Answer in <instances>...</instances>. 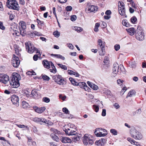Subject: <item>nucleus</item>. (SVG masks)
Masks as SVG:
<instances>
[{
  "instance_id": "nucleus-34",
  "label": "nucleus",
  "mask_w": 146,
  "mask_h": 146,
  "mask_svg": "<svg viewBox=\"0 0 146 146\" xmlns=\"http://www.w3.org/2000/svg\"><path fill=\"white\" fill-rule=\"evenodd\" d=\"M73 141L74 142H76L79 141L80 139V137L79 136L75 135L72 138Z\"/></svg>"
},
{
  "instance_id": "nucleus-3",
  "label": "nucleus",
  "mask_w": 146,
  "mask_h": 146,
  "mask_svg": "<svg viewBox=\"0 0 146 146\" xmlns=\"http://www.w3.org/2000/svg\"><path fill=\"white\" fill-rule=\"evenodd\" d=\"M6 5L9 9L18 11L20 8L19 5L16 0H8Z\"/></svg>"
},
{
  "instance_id": "nucleus-53",
  "label": "nucleus",
  "mask_w": 146,
  "mask_h": 146,
  "mask_svg": "<svg viewBox=\"0 0 146 146\" xmlns=\"http://www.w3.org/2000/svg\"><path fill=\"white\" fill-rule=\"evenodd\" d=\"M91 88L94 90H96L98 89V86L95 84H93L92 86L91 85Z\"/></svg>"
},
{
  "instance_id": "nucleus-10",
  "label": "nucleus",
  "mask_w": 146,
  "mask_h": 146,
  "mask_svg": "<svg viewBox=\"0 0 146 146\" xmlns=\"http://www.w3.org/2000/svg\"><path fill=\"white\" fill-rule=\"evenodd\" d=\"M98 47L100 46L101 50L99 51V54L100 55H103L105 54L104 45L103 44V41L100 39H98Z\"/></svg>"
},
{
  "instance_id": "nucleus-2",
  "label": "nucleus",
  "mask_w": 146,
  "mask_h": 146,
  "mask_svg": "<svg viewBox=\"0 0 146 146\" xmlns=\"http://www.w3.org/2000/svg\"><path fill=\"white\" fill-rule=\"evenodd\" d=\"M21 79V76L19 74L16 73H13L12 74V77L10 84L12 87L17 88L20 85L19 81Z\"/></svg>"
},
{
  "instance_id": "nucleus-21",
  "label": "nucleus",
  "mask_w": 146,
  "mask_h": 146,
  "mask_svg": "<svg viewBox=\"0 0 146 146\" xmlns=\"http://www.w3.org/2000/svg\"><path fill=\"white\" fill-rule=\"evenodd\" d=\"M61 141L63 143H70L71 142V139L67 137H62L61 139Z\"/></svg>"
},
{
  "instance_id": "nucleus-7",
  "label": "nucleus",
  "mask_w": 146,
  "mask_h": 146,
  "mask_svg": "<svg viewBox=\"0 0 146 146\" xmlns=\"http://www.w3.org/2000/svg\"><path fill=\"white\" fill-rule=\"evenodd\" d=\"M130 134L131 136L135 139H140L142 137L141 134L134 128L131 129Z\"/></svg>"
},
{
  "instance_id": "nucleus-1",
  "label": "nucleus",
  "mask_w": 146,
  "mask_h": 146,
  "mask_svg": "<svg viewBox=\"0 0 146 146\" xmlns=\"http://www.w3.org/2000/svg\"><path fill=\"white\" fill-rule=\"evenodd\" d=\"M113 75L114 77L118 73L119 74H125V69L123 66L121 64L119 66L117 63H115L113 67Z\"/></svg>"
},
{
  "instance_id": "nucleus-30",
  "label": "nucleus",
  "mask_w": 146,
  "mask_h": 146,
  "mask_svg": "<svg viewBox=\"0 0 146 146\" xmlns=\"http://www.w3.org/2000/svg\"><path fill=\"white\" fill-rule=\"evenodd\" d=\"M136 62L135 61L130 62L129 63V66L131 68H135L136 67Z\"/></svg>"
},
{
  "instance_id": "nucleus-63",
  "label": "nucleus",
  "mask_w": 146,
  "mask_h": 146,
  "mask_svg": "<svg viewBox=\"0 0 146 146\" xmlns=\"http://www.w3.org/2000/svg\"><path fill=\"white\" fill-rule=\"evenodd\" d=\"M83 88L85 89V90L86 91H89V90H90V88L88 87L86 84V85L84 86Z\"/></svg>"
},
{
  "instance_id": "nucleus-25",
  "label": "nucleus",
  "mask_w": 146,
  "mask_h": 146,
  "mask_svg": "<svg viewBox=\"0 0 146 146\" xmlns=\"http://www.w3.org/2000/svg\"><path fill=\"white\" fill-rule=\"evenodd\" d=\"M135 92L134 90H131L128 93L126 98H127L128 97H132L135 95Z\"/></svg>"
},
{
  "instance_id": "nucleus-20",
  "label": "nucleus",
  "mask_w": 146,
  "mask_h": 146,
  "mask_svg": "<svg viewBox=\"0 0 146 146\" xmlns=\"http://www.w3.org/2000/svg\"><path fill=\"white\" fill-rule=\"evenodd\" d=\"M118 11L119 14L123 16H125V17H127V16L125 15V8H121V7L118 8Z\"/></svg>"
},
{
  "instance_id": "nucleus-17",
  "label": "nucleus",
  "mask_w": 146,
  "mask_h": 146,
  "mask_svg": "<svg viewBox=\"0 0 146 146\" xmlns=\"http://www.w3.org/2000/svg\"><path fill=\"white\" fill-rule=\"evenodd\" d=\"M17 26L15 24L11 25V29L14 31V33H13V35L15 34L17 36H19L20 33L18 31L16 30Z\"/></svg>"
},
{
  "instance_id": "nucleus-38",
  "label": "nucleus",
  "mask_w": 146,
  "mask_h": 146,
  "mask_svg": "<svg viewBox=\"0 0 146 146\" xmlns=\"http://www.w3.org/2000/svg\"><path fill=\"white\" fill-rule=\"evenodd\" d=\"M77 133L75 131H74L73 129H72V131H71L69 133H67V135H76V134Z\"/></svg>"
},
{
  "instance_id": "nucleus-26",
  "label": "nucleus",
  "mask_w": 146,
  "mask_h": 146,
  "mask_svg": "<svg viewBox=\"0 0 146 146\" xmlns=\"http://www.w3.org/2000/svg\"><path fill=\"white\" fill-rule=\"evenodd\" d=\"M50 130L51 132L53 134H59L61 133L60 131L53 127L51 128L50 129Z\"/></svg>"
},
{
  "instance_id": "nucleus-9",
  "label": "nucleus",
  "mask_w": 146,
  "mask_h": 146,
  "mask_svg": "<svg viewBox=\"0 0 146 146\" xmlns=\"http://www.w3.org/2000/svg\"><path fill=\"white\" fill-rule=\"evenodd\" d=\"M139 27H138L136 31V33L135 34L136 38L139 40L142 41L144 39V33L141 31L140 29H139Z\"/></svg>"
},
{
  "instance_id": "nucleus-15",
  "label": "nucleus",
  "mask_w": 146,
  "mask_h": 146,
  "mask_svg": "<svg viewBox=\"0 0 146 146\" xmlns=\"http://www.w3.org/2000/svg\"><path fill=\"white\" fill-rule=\"evenodd\" d=\"M98 9V8L94 5L89 6L86 9V12L87 13H90L92 12L96 11Z\"/></svg>"
},
{
  "instance_id": "nucleus-59",
  "label": "nucleus",
  "mask_w": 146,
  "mask_h": 146,
  "mask_svg": "<svg viewBox=\"0 0 146 146\" xmlns=\"http://www.w3.org/2000/svg\"><path fill=\"white\" fill-rule=\"evenodd\" d=\"M40 118H38L36 117L34 118L33 121L35 122H39L40 121Z\"/></svg>"
},
{
  "instance_id": "nucleus-54",
  "label": "nucleus",
  "mask_w": 146,
  "mask_h": 146,
  "mask_svg": "<svg viewBox=\"0 0 146 146\" xmlns=\"http://www.w3.org/2000/svg\"><path fill=\"white\" fill-rule=\"evenodd\" d=\"M0 29L2 30L5 29V27L3 25L2 22L1 21H0Z\"/></svg>"
},
{
  "instance_id": "nucleus-18",
  "label": "nucleus",
  "mask_w": 146,
  "mask_h": 146,
  "mask_svg": "<svg viewBox=\"0 0 146 146\" xmlns=\"http://www.w3.org/2000/svg\"><path fill=\"white\" fill-rule=\"evenodd\" d=\"M106 142V139H101L98 141H96V144L98 146H103Z\"/></svg>"
},
{
  "instance_id": "nucleus-4",
  "label": "nucleus",
  "mask_w": 146,
  "mask_h": 146,
  "mask_svg": "<svg viewBox=\"0 0 146 146\" xmlns=\"http://www.w3.org/2000/svg\"><path fill=\"white\" fill-rule=\"evenodd\" d=\"M93 137L87 134H85L82 137V139L84 144L85 145H92L93 143Z\"/></svg>"
},
{
  "instance_id": "nucleus-48",
  "label": "nucleus",
  "mask_w": 146,
  "mask_h": 146,
  "mask_svg": "<svg viewBox=\"0 0 146 146\" xmlns=\"http://www.w3.org/2000/svg\"><path fill=\"white\" fill-rule=\"evenodd\" d=\"M131 22L133 23H135L137 21L136 18L135 17H133L131 19Z\"/></svg>"
},
{
  "instance_id": "nucleus-29",
  "label": "nucleus",
  "mask_w": 146,
  "mask_h": 146,
  "mask_svg": "<svg viewBox=\"0 0 146 146\" xmlns=\"http://www.w3.org/2000/svg\"><path fill=\"white\" fill-rule=\"evenodd\" d=\"M68 72L69 74L70 75L73 74L76 77H78L80 75L78 72H74L70 70H68Z\"/></svg>"
},
{
  "instance_id": "nucleus-5",
  "label": "nucleus",
  "mask_w": 146,
  "mask_h": 146,
  "mask_svg": "<svg viewBox=\"0 0 146 146\" xmlns=\"http://www.w3.org/2000/svg\"><path fill=\"white\" fill-rule=\"evenodd\" d=\"M52 78L56 82L60 85L63 86L66 84V82L61 75H55L52 77Z\"/></svg>"
},
{
  "instance_id": "nucleus-36",
  "label": "nucleus",
  "mask_w": 146,
  "mask_h": 146,
  "mask_svg": "<svg viewBox=\"0 0 146 146\" xmlns=\"http://www.w3.org/2000/svg\"><path fill=\"white\" fill-rule=\"evenodd\" d=\"M100 26V24L98 23H96L95 24L94 30L95 32H98L99 31L98 28Z\"/></svg>"
},
{
  "instance_id": "nucleus-62",
  "label": "nucleus",
  "mask_w": 146,
  "mask_h": 146,
  "mask_svg": "<svg viewBox=\"0 0 146 146\" xmlns=\"http://www.w3.org/2000/svg\"><path fill=\"white\" fill-rule=\"evenodd\" d=\"M68 47L69 48L71 49H73L74 46L71 44L69 43V44H67Z\"/></svg>"
},
{
  "instance_id": "nucleus-40",
  "label": "nucleus",
  "mask_w": 146,
  "mask_h": 146,
  "mask_svg": "<svg viewBox=\"0 0 146 146\" xmlns=\"http://www.w3.org/2000/svg\"><path fill=\"white\" fill-rule=\"evenodd\" d=\"M57 65L59 67L61 68L62 69H64V70H67V67L66 66L60 64H57Z\"/></svg>"
},
{
  "instance_id": "nucleus-6",
  "label": "nucleus",
  "mask_w": 146,
  "mask_h": 146,
  "mask_svg": "<svg viewBox=\"0 0 146 146\" xmlns=\"http://www.w3.org/2000/svg\"><path fill=\"white\" fill-rule=\"evenodd\" d=\"M19 28L20 30V34L23 36H24L26 33V23L23 21H20L19 23Z\"/></svg>"
},
{
  "instance_id": "nucleus-56",
  "label": "nucleus",
  "mask_w": 146,
  "mask_h": 146,
  "mask_svg": "<svg viewBox=\"0 0 146 146\" xmlns=\"http://www.w3.org/2000/svg\"><path fill=\"white\" fill-rule=\"evenodd\" d=\"M37 22L38 24L40 25L41 26L44 24V22L43 21H41L39 20L38 19H37Z\"/></svg>"
},
{
  "instance_id": "nucleus-52",
  "label": "nucleus",
  "mask_w": 146,
  "mask_h": 146,
  "mask_svg": "<svg viewBox=\"0 0 146 146\" xmlns=\"http://www.w3.org/2000/svg\"><path fill=\"white\" fill-rule=\"evenodd\" d=\"M72 7L71 6H67L66 7V10L67 11H71L72 10Z\"/></svg>"
},
{
  "instance_id": "nucleus-44",
  "label": "nucleus",
  "mask_w": 146,
  "mask_h": 146,
  "mask_svg": "<svg viewBox=\"0 0 146 146\" xmlns=\"http://www.w3.org/2000/svg\"><path fill=\"white\" fill-rule=\"evenodd\" d=\"M78 86H79L80 88H83L84 86L86 85V83L84 82H80L78 83Z\"/></svg>"
},
{
  "instance_id": "nucleus-33",
  "label": "nucleus",
  "mask_w": 146,
  "mask_h": 146,
  "mask_svg": "<svg viewBox=\"0 0 146 146\" xmlns=\"http://www.w3.org/2000/svg\"><path fill=\"white\" fill-rule=\"evenodd\" d=\"M73 29L78 33H80L83 30L82 28L78 27H74Z\"/></svg>"
},
{
  "instance_id": "nucleus-24",
  "label": "nucleus",
  "mask_w": 146,
  "mask_h": 146,
  "mask_svg": "<svg viewBox=\"0 0 146 146\" xmlns=\"http://www.w3.org/2000/svg\"><path fill=\"white\" fill-rule=\"evenodd\" d=\"M126 31L128 34L132 36L135 33L134 28H131L128 29H127Z\"/></svg>"
},
{
  "instance_id": "nucleus-13",
  "label": "nucleus",
  "mask_w": 146,
  "mask_h": 146,
  "mask_svg": "<svg viewBox=\"0 0 146 146\" xmlns=\"http://www.w3.org/2000/svg\"><path fill=\"white\" fill-rule=\"evenodd\" d=\"M11 100L13 104L17 106H19V99L18 96L15 95H13L11 97Z\"/></svg>"
},
{
  "instance_id": "nucleus-11",
  "label": "nucleus",
  "mask_w": 146,
  "mask_h": 146,
  "mask_svg": "<svg viewBox=\"0 0 146 146\" xmlns=\"http://www.w3.org/2000/svg\"><path fill=\"white\" fill-rule=\"evenodd\" d=\"M11 63L12 65L15 68H17L20 64L19 58L16 56L15 54L13 55V59Z\"/></svg>"
},
{
  "instance_id": "nucleus-14",
  "label": "nucleus",
  "mask_w": 146,
  "mask_h": 146,
  "mask_svg": "<svg viewBox=\"0 0 146 146\" xmlns=\"http://www.w3.org/2000/svg\"><path fill=\"white\" fill-rule=\"evenodd\" d=\"M102 128H97L96 129L94 133L97 137H104L107 134V133H103L102 131Z\"/></svg>"
},
{
  "instance_id": "nucleus-58",
  "label": "nucleus",
  "mask_w": 146,
  "mask_h": 146,
  "mask_svg": "<svg viewBox=\"0 0 146 146\" xmlns=\"http://www.w3.org/2000/svg\"><path fill=\"white\" fill-rule=\"evenodd\" d=\"M108 57L107 56H106L104 60V63L107 64L108 63Z\"/></svg>"
},
{
  "instance_id": "nucleus-39",
  "label": "nucleus",
  "mask_w": 146,
  "mask_h": 146,
  "mask_svg": "<svg viewBox=\"0 0 146 146\" xmlns=\"http://www.w3.org/2000/svg\"><path fill=\"white\" fill-rule=\"evenodd\" d=\"M110 132L113 135H116L117 134V132L115 129H111L110 130Z\"/></svg>"
},
{
  "instance_id": "nucleus-51",
  "label": "nucleus",
  "mask_w": 146,
  "mask_h": 146,
  "mask_svg": "<svg viewBox=\"0 0 146 146\" xmlns=\"http://www.w3.org/2000/svg\"><path fill=\"white\" fill-rule=\"evenodd\" d=\"M114 48L115 50L117 51L120 49V46L119 44H116L114 46Z\"/></svg>"
},
{
  "instance_id": "nucleus-32",
  "label": "nucleus",
  "mask_w": 146,
  "mask_h": 146,
  "mask_svg": "<svg viewBox=\"0 0 146 146\" xmlns=\"http://www.w3.org/2000/svg\"><path fill=\"white\" fill-rule=\"evenodd\" d=\"M69 80L71 82L72 84L74 85L78 86V83L76 82L75 80L73 79L72 78H70Z\"/></svg>"
},
{
  "instance_id": "nucleus-16",
  "label": "nucleus",
  "mask_w": 146,
  "mask_h": 146,
  "mask_svg": "<svg viewBox=\"0 0 146 146\" xmlns=\"http://www.w3.org/2000/svg\"><path fill=\"white\" fill-rule=\"evenodd\" d=\"M33 108L36 112L38 113H42L46 110V108L44 107L39 108L36 106H35L33 107Z\"/></svg>"
},
{
  "instance_id": "nucleus-27",
  "label": "nucleus",
  "mask_w": 146,
  "mask_h": 146,
  "mask_svg": "<svg viewBox=\"0 0 146 146\" xmlns=\"http://www.w3.org/2000/svg\"><path fill=\"white\" fill-rule=\"evenodd\" d=\"M52 139L54 141L57 142H58L59 139L58 137L55 134L52 133L50 135Z\"/></svg>"
},
{
  "instance_id": "nucleus-64",
  "label": "nucleus",
  "mask_w": 146,
  "mask_h": 146,
  "mask_svg": "<svg viewBox=\"0 0 146 146\" xmlns=\"http://www.w3.org/2000/svg\"><path fill=\"white\" fill-rule=\"evenodd\" d=\"M123 82V80H121L120 79H118L117 80V83L118 84L121 85L122 84Z\"/></svg>"
},
{
  "instance_id": "nucleus-28",
  "label": "nucleus",
  "mask_w": 146,
  "mask_h": 146,
  "mask_svg": "<svg viewBox=\"0 0 146 146\" xmlns=\"http://www.w3.org/2000/svg\"><path fill=\"white\" fill-rule=\"evenodd\" d=\"M51 56H54V57L57 58L61 59L63 60H64L65 59V57L60 54H51Z\"/></svg>"
},
{
  "instance_id": "nucleus-37",
  "label": "nucleus",
  "mask_w": 146,
  "mask_h": 146,
  "mask_svg": "<svg viewBox=\"0 0 146 146\" xmlns=\"http://www.w3.org/2000/svg\"><path fill=\"white\" fill-rule=\"evenodd\" d=\"M122 24L126 27H129L130 26L129 24L127 22V20H123L122 22Z\"/></svg>"
},
{
  "instance_id": "nucleus-47",
  "label": "nucleus",
  "mask_w": 146,
  "mask_h": 146,
  "mask_svg": "<svg viewBox=\"0 0 146 146\" xmlns=\"http://www.w3.org/2000/svg\"><path fill=\"white\" fill-rule=\"evenodd\" d=\"M32 33V34H33L37 36H41L42 35V34L41 33L39 32H37L36 31H34Z\"/></svg>"
},
{
  "instance_id": "nucleus-45",
  "label": "nucleus",
  "mask_w": 146,
  "mask_h": 146,
  "mask_svg": "<svg viewBox=\"0 0 146 146\" xmlns=\"http://www.w3.org/2000/svg\"><path fill=\"white\" fill-rule=\"evenodd\" d=\"M43 101L46 103H48L50 101V99L49 98L46 97H44L43 98Z\"/></svg>"
},
{
  "instance_id": "nucleus-19",
  "label": "nucleus",
  "mask_w": 146,
  "mask_h": 146,
  "mask_svg": "<svg viewBox=\"0 0 146 146\" xmlns=\"http://www.w3.org/2000/svg\"><path fill=\"white\" fill-rule=\"evenodd\" d=\"M31 95L35 99H38L40 97L39 93L35 90H33L32 91Z\"/></svg>"
},
{
  "instance_id": "nucleus-8",
  "label": "nucleus",
  "mask_w": 146,
  "mask_h": 146,
  "mask_svg": "<svg viewBox=\"0 0 146 146\" xmlns=\"http://www.w3.org/2000/svg\"><path fill=\"white\" fill-rule=\"evenodd\" d=\"M25 44L26 50L28 53H33L36 50V48L33 44H31L30 42H25Z\"/></svg>"
},
{
  "instance_id": "nucleus-43",
  "label": "nucleus",
  "mask_w": 146,
  "mask_h": 146,
  "mask_svg": "<svg viewBox=\"0 0 146 146\" xmlns=\"http://www.w3.org/2000/svg\"><path fill=\"white\" fill-rule=\"evenodd\" d=\"M53 34L55 36L57 37H58L60 35V33L58 31H56L54 32Z\"/></svg>"
},
{
  "instance_id": "nucleus-35",
  "label": "nucleus",
  "mask_w": 146,
  "mask_h": 146,
  "mask_svg": "<svg viewBox=\"0 0 146 146\" xmlns=\"http://www.w3.org/2000/svg\"><path fill=\"white\" fill-rule=\"evenodd\" d=\"M42 76L44 80L48 81L50 79V78L46 75L42 74Z\"/></svg>"
},
{
  "instance_id": "nucleus-61",
  "label": "nucleus",
  "mask_w": 146,
  "mask_h": 146,
  "mask_svg": "<svg viewBox=\"0 0 146 146\" xmlns=\"http://www.w3.org/2000/svg\"><path fill=\"white\" fill-rule=\"evenodd\" d=\"M39 56L37 54H35L33 56V59L35 61H36Z\"/></svg>"
},
{
  "instance_id": "nucleus-42",
  "label": "nucleus",
  "mask_w": 146,
  "mask_h": 146,
  "mask_svg": "<svg viewBox=\"0 0 146 146\" xmlns=\"http://www.w3.org/2000/svg\"><path fill=\"white\" fill-rule=\"evenodd\" d=\"M128 141L130 142L131 144H135V141L131 138L128 137L127 139Z\"/></svg>"
},
{
  "instance_id": "nucleus-12",
  "label": "nucleus",
  "mask_w": 146,
  "mask_h": 146,
  "mask_svg": "<svg viewBox=\"0 0 146 146\" xmlns=\"http://www.w3.org/2000/svg\"><path fill=\"white\" fill-rule=\"evenodd\" d=\"M9 80V77L8 76L4 74H0V82L6 84Z\"/></svg>"
},
{
  "instance_id": "nucleus-55",
  "label": "nucleus",
  "mask_w": 146,
  "mask_h": 146,
  "mask_svg": "<svg viewBox=\"0 0 146 146\" xmlns=\"http://www.w3.org/2000/svg\"><path fill=\"white\" fill-rule=\"evenodd\" d=\"M40 121L48 124V121L46 119L44 118H40Z\"/></svg>"
},
{
  "instance_id": "nucleus-46",
  "label": "nucleus",
  "mask_w": 146,
  "mask_h": 146,
  "mask_svg": "<svg viewBox=\"0 0 146 146\" xmlns=\"http://www.w3.org/2000/svg\"><path fill=\"white\" fill-rule=\"evenodd\" d=\"M62 111L63 112H64L66 114H69L70 113L68 109L66 108H64L62 109Z\"/></svg>"
},
{
  "instance_id": "nucleus-41",
  "label": "nucleus",
  "mask_w": 146,
  "mask_h": 146,
  "mask_svg": "<svg viewBox=\"0 0 146 146\" xmlns=\"http://www.w3.org/2000/svg\"><path fill=\"white\" fill-rule=\"evenodd\" d=\"M118 6L119 7L125 8L124 3L122 1H119L118 3Z\"/></svg>"
},
{
  "instance_id": "nucleus-23",
  "label": "nucleus",
  "mask_w": 146,
  "mask_h": 146,
  "mask_svg": "<svg viewBox=\"0 0 146 146\" xmlns=\"http://www.w3.org/2000/svg\"><path fill=\"white\" fill-rule=\"evenodd\" d=\"M68 127L69 126V128H64H64H63L64 131L66 133L67 135V133H69L71 131H72V129H73V126H74L73 125L70 124L68 125Z\"/></svg>"
},
{
  "instance_id": "nucleus-31",
  "label": "nucleus",
  "mask_w": 146,
  "mask_h": 146,
  "mask_svg": "<svg viewBox=\"0 0 146 146\" xmlns=\"http://www.w3.org/2000/svg\"><path fill=\"white\" fill-rule=\"evenodd\" d=\"M22 107L23 108L26 109L28 108L29 105L26 101H23L22 102Z\"/></svg>"
},
{
  "instance_id": "nucleus-60",
  "label": "nucleus",
  "mask_w": 146,
  "mask_h": 146,
  "mask_svg": "<svg viewBox=\"0 0 146 146\" xmlns=\"http://www.w3.org/2000/svg\"><path fill=\"white\" fill-rule=\"evenodd\" d=\"M106 114V110L105 109H103L102 111V116H105Z\"/></svg>"
},
{
  "instance_id": "nucleus-50",
  "label": "nucleus",
  "mask_w": 146,
  "mask_h": 146,
  "mask_svg": "<svg viewBox=\"0 0 146 146\" xmlns=\"http://www.w3.org/2000/svg\"><path fill=\"white\" fill-rule=\"evenodd\" d=\"M76 16L75 15H73L71 16L70 19L72 21H74L76 19Z\"/></svg>"
},
{
  "instance_id": "nucleus-49",
  "label": "nucleus",
  "mask_w": 146,
  "mask_h": 146,
  "mask_svg": "<svg viewBox=\"0 0 146 146\" xmlns=\"http://www.w3.org/2000/svg\"><path fill=\"white\" fill-rule=\"evenodd\" d=\"M93 106L95 111L96 112H98V111L99 110V108L98 106L95 105H93Z\"/></svg>"
},
{
  "instance_id": "nucleus-22",
  "label": "nucleus",
  "mask_w": 146,
  "mask_h": 146,
  "mask_svg": "<svg viewBox=\"0 0 146 146\" xmlns=\"http://www.w3.org/2000/svg\"><path fill=\"white\" fill-rule=\"evenodd\" d=\"M42 63L45 68H50V61L48 62L46 60H44L42 61Z\"/></svg>"
},
{
  "instance_id": "nucleus-57",
  "label": "nucleus",
  "mask_w": 146,
  "mask_h": 146,
  "mask_svg": "<svg viewBox=\"0 0 146 146\" xmlns=\"http://www.w3.org/2000/svg\"><path fill=\"white\" fill-rule=\"evenodd\" d=\"M101 26L102 28H105L107 26V24L106 22H103L102 23Z\"/></svg>"
}]
</instances>
